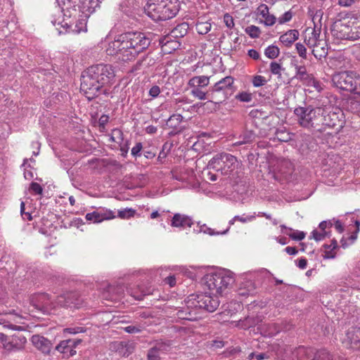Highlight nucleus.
Here are the masks:
<instances>
[{"label": "nucleus", "mask_w": 360, "mask_h": 360, "mask_svg": "<svg viewBox=\"0 0 360 360\" xmlns=\"http://www.w3.org/2000/svg\"><path fill=\"white\" fill-rule=\"evenodd\" d=\"M150 39L141 32H127L118 35L108 43L106 53L124 62L134 60L139 53L146 50Z\"/></svg>", "instance_id": "f257e3e1"}, {"label": "nucleus", "mask_w": 360, "mask_h": 360, "mask_svg": "<svg viewBox=\"0 0 360 360\" xmlns=\"http://www.w3.org/2000/svg\"><path fill=\"white\" fill-rule=\"evenodd\" d=\"M180 8L178 0H148L145 12L155 21H163L176 15Z\"/></svg>", "instance_id": "f03ea898"}, {"label": "nucleus", "mask_w": 360, "mask_h": 360, "mask_svg": "<svg viewBox=\"0 0 360 360\" xmlns=\"http://www.w3.org/2000/svg\"><path fill=\"white\" fill-rule=\"evenodd\" d=\"M323 113V108L299 106L294 110V114L297 123L302 127L307 129H320L321 115Z\"/></svg>", "instance_id": "7ed1b4c3"}, {"label": "nucleus", "mask_w": 360, "mask_h": 360, "mask_svg": "<svg viewBox=\"0 0 360 360\" xmlns=\"http://www.w3.org/2000/svg\"><path fill=\"white\" fill-rule=\"evenodd\" d=\"M205 290H209L212 295H222L234 283V278L230 274L219 272L208 274L204 278Z\"/></svg>", "instance_id": "20e7f679"}, {"label": "nucleus", "mask_w": 360, "mask_h": 360, "mask_svg": "<svg viewBox=\"0 0 360 360\" xmlns=\"http://www.w3.org/2000/svg\"><path fill=\"white\" fill-rule=\"evenodd\" d=\"M333 35L340 39H356L360 38V21L349 18L335 23L332 29Z\"/></svg>", "instance_id": "39448f33"}, {"label": "nucleus", "mask_w": 360, "mask_h": 360, "mask_svg": "<svg viewBox=\"0 0 360 360\" xmlns=\"http://www.w3.org/2000/svg\"><path fill=\"white\" fill-rule=\"evenodd\" d=\"M102 87L103 85L91 67L82 73L80 89L89 100L98 96Z\"/></svg>", "instance_id": "423d86ee"}, {"label": "nucleus", "mask_w": 360, "mask_h": 360, "mask_svg": "<svg viewBox=\"0 0 360 360\" xmlns=\"http://www.w3.org/2000/svg\"><path fill=\"white\" fill-rule=\"evenodd\" d=\"M238 162L237 158L229 153H222L216 155L208 162V166L223 174H228L233 172Z\"/></svg>", "instance_id": "0eeeda50"}, {"label": "nucleus", "mask_w": 360, "mask_h": 360, "mask_svg": "<svg viewBox=\"0 0 360 360\" xmlns=\"http://www.w3.org/2000/svg\"><path fill=\"white\" fill-rule=\"evenodd\" d=\"M320 129L322 127L328 128H341L343 126V113L338 108H323V113L321 115Z\"/></svg>", "instance_id": "6e6552de"}, {"label": "nucleus", "mask_w": 360, "mask_h": 360, "mask_svg": "<svg viewBox=\"0 0 360 360\" xmlns=\"http://www.w3.org/2000/svg\"><path fill=\"white\" fill-rule=\"evenodd\" d=\"M356 73L353 71H343L333 75L332 81L335 86L342 90L353 91L356 87Z\"/></svg>", "instance_id": "1a4fd4ad"}, {"label": "nucleus", "mask_w": 360, "mask_h": 360, "mask_svg": "<svg viewBox=\"0 0 360 360\" xmlns=\"http://www.w3.org/2000/svg\"><path fill=\"white\" fill-rule=\"evenodd\" d=\"M30 304L36 309L50 314L58 307L57 298L53 299L46 293L34 295L30 299Z\"/></svg>", "instance_id": "9d476101"}, {"label": "nucleus", "mask_w": 360, "mask_h": 360, "mask_svg": "<svg viewBox=\"0 0 360 360\" xmlns=\"http://www.w3.org/2000/svg\"><path fill=\"white\" fill-rule=\"evenodd\" d=\"M295 352L297 360H332L331 355L326 349H321L314 352L311 348L300 347Z\"/></svg>", "instance_id": "9b49d317"}, {"label": "nucleus", "mask_w": 360, "mask_h": 360, "mask_svg": "<svg viewBox=\"0 0 360 360\" xmlns=\"http://www.w3.org/2000/svg\"><path fill=\"white\" fill-rule=\"evenodd\" d=\"M0 341L3 348L8 352H15L22 349L27 342L26 338L22 335L7 336L2 333Z\"/></svg>", "instance_id": "f8f14e48"}, {"label": "nucleus", "mask_w": 360, "mask_h": 360, "mask_svg": "<svg viewBox=\"0 0 360 360\" xmlns=\"http://www.w3.org/2000/svg\"><path fill=\"white\" fill-rule=\"evenodd\" d=\"M234 84V78L231 76H226L217 82L213 86L210 87V92L211 98H214L215 94H222V98L225 100L228 97V93L232 91Z\"/></svg>", "instance_id": "ddd939ff"}, {"label": "nucleus", "mask_w": 360, "mask_h": 360, "mask_svg": "<svg viewBox=\"0 0 360 360\" xmlns=\"http://www.w3.org/2000/svg\"><path fill=\"white\" fill-rule=\"evenodd\" d=\"M196 307L203 308L208 311H215L219 305V301L217 295H212L210 291H205V293L196 295Z\"/></svg>", "instance_id": "4468645a"}, {"label": "nucleus", "mask_w": 360, "mask_h": 360, "mask_svg": "<svg viewBox=\"0 0 360 360\" xmlns=\"http://www.w3.org/2000/svg\"><path fill=\"white\" fill-rule=\"evenodd\" d=\"M91 68L103 86L110 83L115 77V71L111 65L98 64L91 66Z\"/></svg>", "instance_id": "2eb2a0df"}, {"label": "nucleus", "mask_w": 360, "mask_h": 360, "mask_svg": "<svg viewBox=\"0 0 360 360\" xmlns=\"http://www.w3.org/2000/svg\"><path fill=\"white\" fill-rule=\"evenodd\" d=\"M296 74L295 77L302 82L304 85L313 86L316 91H320L321 89L320 83L316 80L311 74H309L305 66L296 65Z\"/></svg>", "instance_id": "dca6fc26"}, {"label": "nucleus", "mask_w": 360, "mask_h": 360, "mask_svg": "<svg viewBox=\"0 0 360 360\" xmlns=\"http://www.w3.org/2000/svg\"><path fill=\"white\" fill-rule=\"evenodd\" d=\"M57 304L58 307L79 308L81 302L77 292H68L57 297Z\"/></svg>", "instance_id": "f3484780"}, {"label": "nucleus", "mask_w": 360, "mask_h": 360, "mask_svg": "<svg viewBox=\"0 0 360 360\" xmlns=\"http://www.w3.org/2000/svg\"><path fill=\"white\" fill-rule=\"evenodd\" d=\"M342 343L347 348L360 349V327L349 328Z\"/></svg>", "instance_id": "a211bd4d"}, {"label": "nucleus", "mask_w": 360, "mask_h": 360, "mask_svg": "<svg viewBox=\"0 0 360 360\" xmlns=\"http://www.w3.org/2000/svg\"><path fill=\"white\" fill-rule=\"evenodd\" d=\"M81 342L79 339L63 340L56 346V349L63 354L64 357L69 358L76 354L75 348Z\"/></svg>", "instance_id": "6ab92c4d"}, {"label": "nucleus", "mask_w": 360, "mask_h": 360, "mask_svg": "<svg viewBox=\"0 0 360 360\" xmlns=\"http://www.w3.org/2000/svg\"><path fill=\"white\" fill-rule=\"evenodd\" d=\"M321 27H318L314 25V27H307L305 29L304 35V42L308 46L309 48H311L318 44L319 41L323 40L324 38L321 37Z\"/></svg>", "instance_id": "aec40b11"}, {"label": "nucleus", "mask_w": 360, "mask_h": 360, "mask_svg": "<svg viewBox=\"0 0 360 360\" xmlns=\"http://www.w3.org/2000/svg\"><path fill=\"white\" fill-rule=\"evenodd\" d=\"M256 14L260 22L266 26H272L276 22V18L270 14L268 6L264 4H262L257 7Z\"/></svg>", "instance_id": "412c9836"}, {"label": "nucleus", "mask_w": 360, "mask_h": 360, "mask_svg": "<svg viewBox=\"0 0 360 360\" xmlns=\"http://www.w3.org/2000/svg\"><path fill=\"white\" fill-rule=\"evenodd\" d=\"M33 345L44 354H49L52 348L51 342L39 335H34L31 338Z\"/></svg>", "instance_id": "4be33fe9"}, {"label": "nucleus", "mask_w": 360, "mask_h": 360, "mask_svg": "<svg viewBox=\"0 0 360 360\" xmlns=\"http://www.w3.org/2000/svg\"><path fill=\"white\" fill-rule=\"evenodd\" d=\"M101 0H79V8L82 15L89 17L100 7Z\"/></svg>", "instance_id": "5701e85b"}, {"label": "nucleus", "mask_w": 360, "mask_h": 360, "mask_svg": "<svg viewBox=\"0 0 360 360\" xmlns=\"http://www.w3.org/2000/svg\"><path fill=\"white\" fill-rule=\"evenodd\" d=\"M311 49H312V54L316 59L321 60L328 54V45L325 39L319 41L318 44Z\"/></svg>", "instance_id": "b1692460"}, {"label": "nucleus", "mask_w": 360, "mask_h": 360, "mask_svg": "<svg viewBox=\"0 0 360 360\" xmlns=\"http://www.w3.org/2000/svg\"><path fill=\"white\" fill-rule=\"evenodd\" d=\"M192 224L193 222L190 217L179 213L174 215L171 224L174 227H191Z\"/></svg>", "instance_id": "393cba45"}, {"label": "nucleus", "mask_w": 360, "mask_h": 360, "mask_svg": "<svg viewBox=\"0 0 360 360\" xmlns=\"http://www.w3.org/2000/svg\"><path fill=\"white\" fill-rule=\"evenodd\" d=\"M299 37V32L297 30H290L281 35L280 41L285 46H290Z\"/></svg>", "instance_id": "a878e982"}, {"label": "nucleus", "mask_w": 360, "mask_h": 360, "mask_svg": "<svg viewBox=\"0 0 360 360\" xmlns=\"http://www.w3.org/2000/svg\"><path fill=\"white\" fill-rule=\"evenodd\" d=\"M210 77L200 75L191 77L188 82L189 87L204 88L209 85Z\"/></svg>", "instance_id": "bb28decb"}, {"label": "nucleus", "mask_w": 360, "mask_h": 360, "mask_svg": "<svg viewBox=\"0 0 360 360\" xmlns=\"http://www.w3.org/2000/svg\"><path fill=\"white\" fill-rule=\"evenodd\" d=\"M89 17L81 15L79 19L77 20L74 29L72 31L75 33L79 34L81 32H85L87 30V19Z\"/></svg>", "instance_id": "cd10ccee"}, {"label": "nucleus", "mask_w": 360, "mask_h": 360, "mask_svg": "<svg viewBox=\"0 0 360 360\" xmlns=\"http://www.w3.org/2000/svg\"><path fill=\"white\" fill-rule=\"evenodd\" d=\"M188 29V24L187 22H182L177 25L172 31L171 35L174 38H181L184 37Z\"/></svg>", "instance_id": "c85d7f7f"}, {"label": "nucleus", "mask_w": 360, "mask_h": 360, "mask_svg": "<svg viewBox=\"0 0 360 360\" xmlns=\"http://www.w3.org/2000/svg\"><path fill=\"white\" fill-rule=\"evenodd\" d=\"M160 44H162V51L165 53H170L179 46V43L176 41L167 40V39L161 41Z\"/></svg>", "instance_id": "c756f323"}, {"label": "nucleus", "mask_w": 360, "mask_h": 360, "mask_svg": "<svg viewBox=\"0 0 360 360\" xmlns=\"http://www.w3.org/2000/svg\"><path fill=\"white\" fill-rule=\"evenodd\" d=\"M324 257L328 259L334 258L336 255L335 249L338 248V242L335 239L331 240L330 245H324Z\"/></svg>", "instance_id": "7c9ffc66"}, {"label": "nucleus", "mask_w": 360, "mask_h": 360, "mask_svg": "<svg viewBox=\"0 0 360 360\" xmlns=\"http://www.w3.org/2000/svg\"><path fill=\"white\" fill-rule=\"evenodd\" d=\"M97 210L99 212L100 217L101 219L102 222L103 221L112 220L117 217L115 212L112 211L108 208L99 207Z\"/></svg>", "instance_id": "2f4dec72"}, {"label": "nucleus", "mask_w": 360, "mask_h": 360, "mask_svg": "<svg viewBox=\"0 0 360 360\" xmlns=\"http://www.w3.org/2000/svg\"><path fill=\"white\" fill-rule=\"evenodd\" d=\"M192 90L191 91V94L199 99V100H206L210 96L211 97V94L210 92V90L207 91H203L201 89L202 88H197V87H191Z\"/></svg>", "instance_id": "473e14b6"}, {"label": "nucleus", "mask_w": 360, "mask_h": 360, "mask_svg": "<svg viewBox=\"0 0 360 360\" xmlns=\"http://www.w3.org/2000/svg\"><path fill=\"white\" fill-rule=\"evenodd\" d=\"M254 291V287L250 281L245 282L242 284V285L238 288V293L241 296H248L250 294L252 293Z\"/></svg>", "instance_id": "72a5a7b5"}, {"label": "nucleus", "mask_w": 360, "mask_h": 360, "mask_svg": "<svg viewBox=\"0 0 360 360\" xmlns=\"http://www.w3.org/2000/svg\"><path fill=\"white\" fill-rule=\"evenodd\" d=\"M182 120L183 117L181 115H173L168 119L167 125L170 128L177 130Z\"/></svg>", "instance_id": "f704fd0d"}, {"label": "nucleus", "mask_w": 360, "mask_h": 360, "mask_svg": "<svg viewBox=\"0 0 360 360\" xmlns=\"http://www.w3.org/2000/svg\"><path fill=\"white\" fill-rule=\"evenodd\" d=\"M195 29L198 34H205L211 30V23L207 21H198L195 25Z\"/></svg>", "instance_id": "c9c22d12"}, {"label": "nucleus", "mask_w": 360, "mask_h": 360, "mask_svg": "<svg viewBox=\"0 0 360 360\" xmlns=\"http://www.w3.org/2000/svg\"><path fill=\"white\" fill-rule=\"evenodd\" d=\"M284 70L285 69L282 67L281 64L276 61H273L269 65V70L271 73L277 75L278 79L281 77V72Z\"/></svg>", "instance_id": "e433bc0d"}, {"label": "nucleus", "mask_w": 360, "mask_h": 360, "mask_svg": "<svg viewBox=\"0 0 360 360\" xmlns=\"http://www.w3.org/2000/svg\"><path fill=\"white\" fill-rule=\"evenodd\" d=\"M279 53L280 50L278 47L274 45L269 46L264 51L265 56L270 59L276 58Z\"/></svg>", "instance_id": "4c0bfd02"}, {"label": "nucleus", "mask_w": 360, "mask_h": 360, "mask_svg": "<svg viewBox=\"0 0 360 360\" xmlns=\"http://www.w3.org/2000/svg\"><path fill=\"white\" fill-rule=\"evenodd\" d=\"M136 214V210L132 208H124L123 210H120L117 212V217L122 219H128L134 216Z\"/></svg>", "instance_id": "58836bf2"}, {"label": "nucleus", "mask_w": 360, "mask_h": 360, "mask_svg": "<svg viewBox=\"0 0 360 360\" xmlns=\"http://www.w3.org/2000/svg\"><path fill=\"white\" fill-rule=\"evenodd\" d=\"M110 140L121 146L123 141L122 131L119 129H112L110 135Z\"/></svg>", "instance_id": "ea45409f"}, {"label": "nucleus", "mask_w": 360, "mask_h": 360, "mask_svg": "<svg viewBox=\"0 0 360 360\" xmlns=\"http://www.w3.org/2000/svg\"><path fill=\"white\" fill-rule=\"evenodd\" d=\"M85 219L86 221H91L94 224H98L102 222L99 212L97 209L93 211L92 212L87 213L85 216Z\"/></svg>", "instance_id": "a19ab883"}, {"label": "nucleus", "mask_w": 360, "mask_h": 360, "mask_svg": "<svg viewBox=\"0 0 360 360\" xmlns=\"http://www.w3.org/2000/svg\"><path fill=\"white\" fill-rule=\"evenodd\" d=\"M245 32L252 39L258 38L261 34L259 27L255 25H250L245 28Z\"/></svg>", "instance_id": "79ce46f5"}, {"label": "nucleus", "mask_w": 360, "mask_h": 360, "mask_svg": "<svg viewBox=\"0 0 360 360\" xmlns=\"http://www.w3.org/2000/svg\"><path fill=\"white\" fill-rule=\"evenodd\" d=\"M252 83L255 87H260L265 85L267 83V80L264 76L255 75L252 79Z\"/></svg>", "instance_id": "37998d69"}, {"label": "nucleus", "mask_w": 360, "mask_h": 360, "mask_svg": "<svg viewBox=\"0 0 360 360\" xmlns=\"http://www.w3.org/2000/svg\"><path fill=\"white\" fill-rule=\"evenodd\" d=\"M127 292L129 294H130V295L133 297H134L136 300H141L143 299V297L148 294V292H146V291H144L143 290H139V291H136V290H134L131 288L129 289H127Z\"/></svg>", "instance_id": "c03bdc74"}, {"label": "nucleus", "mask_w": 360, "mask_h": 360, "mask_svg": "<svg viewBox=\"0 0 360 360\" xmlns=\"http://www.w3.org/2000/svg\"><path fill=\"white\" fill-rule=\"evenodd\" d=\"M148 360H160V350L156 347L150 349L147 354Z\"/></svg>", "instance_id": "a18cd8bd"}, {"label": "nucleus", "mask_w": 360, "mask_h": 360, "mask_svg": "<svg viewBox=\"0 0 360 360\" xmlns=\"http://www.w3.org/2000/svg\"><path fill=\"white\" fill-rule=\"evenodd\" d=\"M236 98L242 102H250L252 99V95L251 93L243 91L237 94Z\"/></svg>", "instance_id": "49530a36"}, {"label": "nucleus", "mask_w": 360, "mask_h": 360, "mask_svg": "<svg viewBox=\"0 0 360 360\" xmlns=\"http://www.w3.org/2000/svg\"><path fill=\"white\" fill-rule=\"evenodd\" d=\"M292 18V13L290 11H286L281 17L278 18L279 24L282 25L291 20Z\"/></svg>", "instance_id": "de8ad7c7"}, {"label": "nucleus", "mask_w": 360, "mask_h": 360, "mask_svg": "<svg viewBox=\"0 0 360 360\" xmlns=\"http://www.w3.org/2000/svg\"><path fill=\"white\" fill-rule=\"evenodd\" d=\"M311 234H312V238L316 241L322 240L326 237L328 236V233L327 231H322L321 232H319L317 231H312Z\"/></svg>", "instance_id": "09e8293b"}, {"label": "nucleus", "mask_w": 360, "mask_h": 360, "mask_svg": "<svg viewBox=\"0 0 360 360\" xmlns=\"http://www.w3.org/2000/svg\"><path fill=\"white\" fill-rule=\"evenodd\" d=\"M30 191L34 194L40 195L42 193L43 188L39 184L32 182L30 186Z\"/></svg>", "instance_id": "8fccbe9b"}, {"label": "nucleus", "mask_w": 360, "mask_h": 360, "mask_svg": "<svg viewBox=\"0 0 360 360\" xmlns=\"http://www.w3.org/2000/svg\"><path fill=\"white\" fill-rule=\"evenodd\" d=\"M295 47L299 56L303 59H307V49L305 46L301 43H297Z\"/></svg>", "instance_id": "3c124183"}, {"label": "nucleus", "mask_w": 360, "mask_h": 360, "mask_svg": "<svg viewBox=\"0 0 360 360\" xmlns=\"http://www.w3.org/2000/svg\"><path fill=\"white\" fill-rule=\"evenodd\" d=\"M290 238L295 240H302L305 237V233L303 231H295L293 233H288Z\"/></svg>", "instance_id": "603ef678"}, {"label": "nucleus", "mask_w": 360, "mask_h": 360, "mask_svg": "<svg viewBox=\"0 0 360 360\" xmlns=\"http://www.w3.org/2000/svg\"><path fill=\"white\" fill-rule=\"evenodd\" d=\"M224 22L227 27L232 28L234 27V21L233 17L229 14L226 13L224 15Z\"/></svg>", "instance_id": "864d4df0"}, {"label": "nucleus", "mask_w": 360, "mask_h": 360, "mask_svg": "<svg viewBox=\"0 0 360 360\" xmlns=\"http://www.w3.org/2000/svg\"><path fill=\"white\" fill-rule=\"evenodd\" d=\"M123 329L126 333H139L141 331V327L135 326H129L124 327Z\"/></svg>", "instance_id": "5fc2aeb1"}, {"label": "nucleus", "mask_w": 360, "mask_h": 360, "mask_svg": "<svg viewBox=\"0 0 360 360\" xmlns=\"http://www.w3.org/2000/svg\"><path fill=\"white\" fill-rule=\"evenodd\" d=\"M255 217L252 215L246 216H235V219H237V221L242 222V223H247L249 221H252L253 219H255Z\"/></svg>", "instance_id": "6e6d98bb"}, {"label": "nucleus", "mask_w": 360, "mask_h": 360, "mask_svg": "<svg viewBox=\"0 0 360 360\" xmlns=\"http://www.w3.org/2000/svg\"><path fill=\"white\" fill-rule=\"evenodd\" d=\"M160 93V89L158 86H153L149 90V95L153 98H156Z\"/></svg>", "instance_id": "4d7b16f0"}, {"label": "nucleus", "mask_w": 360, "mask_h": 360, "mask_svg": "<svg viewBox=\"0 0 360 360\" xmlns=\"http://www.w3.org/2000/svg\"><path fill=\"white\" fill-rule=\"evenodd\" d=\"M143 146L141 143H136V145L131 148V155L134 156L139 155V153Z\"/></svg>", "instance_id": "13d9d810"}, {"label": "nucleus", "mask_w": 360, "mask_h": 360, "mask_svg": "<svg viewBox=\"0 0 360 360\" xmlns=\"http://www.w3.org/2000/svg\"><path fill=\"white\" fill-rule=\"evenodd\" d=\"M333 226V224L331 221H321L319 224V228L322 231H326V229L328 228H331Z\"/></svg>", "instance_id": "bf43d9fd"}, {"label": "nucleus", "mask_w": 360, "mask_h": 360, "mask_svg": "<svg viewBox=\"0 0 360 360\" xmlns=\"http://www.w3.org/2000/svg\"><path fill=\"white\" fill-rule=\"evenodd\" d=\"M108 116L106 115H103L100 119H99V127L101 129H104L105 128V124L108 123Z\"/></svg>", "instance_id": "052dcab7"}, {"label": "nucleus", "mask_w": 360, "mask_h": 360, "mask_svg": "<svg viewBox=\"0 0 360 360\" xmlns=\"http://www.w3.org/2000/svg\"><path fill=\"white\" fill-rule=\"evenodd\" d=\"M248 54L251 58L254 60H258L260 57L259 53L255 49H250Z\"/></svg>", "instance_id": "680f3d73"}, {"label": "nucleus", "mask_w": 360, "mask_h": 360, "mask_svg": "<svg viewBox=\"0 0 360 360\" xmlns=\"http://www.w3.org/2000/svg\"><path fill=\"white\" fill-rule=\"evenodd\" d=\"M254 139V135L252 134H250L248 136H245V140L242 141H238L235 143L236 146H240L247 143H249L252 141V140Z\"/></svg>", "instance_id": "e2e57ef3"}, {"label": "nucleus", "mask_w": 360, "mask_h": 360, "mask_svg": "<svg viewBox=\"0 0 360 360\" xmlns=\"http://www.w3.org/2000/svg\"><path fill=\"white\" fill-rule=\"evenodd\" d=\"M81 332H83L82 328H68L64 329V333H68L70 334H76Z\"/></svg>", "instance_id": "0e129e2a"}, {"label": "nucleus", "mask_w": 360, "mask_h": 360, "mask_svg": "<svg viewBox=\"0 0 360 360\" xmlns=\"http://www.w3.org/2000/svg\"><path fill=\"white\" fill-rule=\"evenodd\" d=\"M355 225L356 226V230L354 233H353L350 237H349V239L354 242L356 238H357V233L359 231V226H360V222L359 221H355Z\"/></svg>", "instance_id": "69168bd1"}, {"label": "nucleus", "mask_w": 360, "mask_h": 360, "mask_svg": "<svg viewBox=\"0 0 360 360\" xmlns=\"http://www.w3.org/2000/svg\"><path fill=\"white\" fill-rule=\"evenodd\" d=\"M165 282L168 284L170 287H173L176 284V278L174 276H169L165 279Z\"/></svg>", "instance_id": "338daca9"}, {"label": "nucleus", "mask_w": 360, "mask_h": 360, "mask_svg": "<svg viewBox=\"0 0 360 360\" xmlns=\"http://www.w3.org/2000/svg\"><path fill=\"white\" fill-rule=\"evenodd\" d=\"M334 226L338 233H342L344 231V227L339 220L335 221Z\"/></svg>", "instance_id": "774afa93"}]
</instances>
